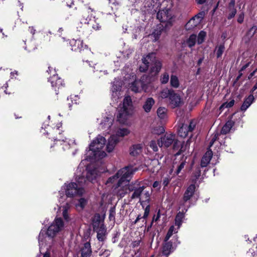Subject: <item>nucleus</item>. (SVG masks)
<instances>
[{"mask_svg": "<svg viewBox=\"0 0 257 257\" xmlns=\"http://www.w3.org/2000/svg\"><path fill=\"white\" fill-rule=\"evenodd\" d=\"M119 180V177L117 175V173H116L114 175L109 177L107 181L106 182V185L109 186L111 184L115 183Z\"/></svg>", "mask_w": 257, "mask_h": 257, "instance_id": "8fccbe9b", "label": "nucleus"}, {"mask_svg": "<svg viewBox=\"0 0 257 257\" xmlns=\"http://www.w3.org/2000/svg\"><path fill=\"white\" fill-rule=\"evenodd\" d=\"M98 174L96 172V170H89L87 171L86 173V180H88L90 181H92L93 180L96 179L97 176Z\"/></svg>", "mask_w": 257, "mask_h": 257, "instance_id": "4c0bfd02", "label": "nucleus"}, {"mask_svg": "<svg viewBox=\"0 0 257 257\" xmlns=\"http://www.w3.org/2000/svg\"><path fill=\"white\" fill-rule=\"evenodd\" d=\"M157 15V19L162 23H167L165 26L171 24V20L173 18L171 10L169 8H165L162 10L158 9Z\"/></svg>", "mask_w": 257, "mask_h": 257, "instance_id": "f8f14e48", "label": "nucleus"}, {"mask_svg": "<svg viewBox=\"0 0 257 257\" xmlns=\"http://www.w3.org/2000/svg\"><path fill=\"white\" fill-rule=\"evenodd\" d=\"M169 103L172 108L179 107L183 104L180 96L174 91L169 98Z\"/></svg>", "mask_w": 257, "mask_h": 257, "instance_id": "f3484780", "label": "nucleus"}, {"mask_svg": "<svg viewBox=\"0 0 257 257\" xmlns=\"http://www.w3.org/2000/svg\"><path fill=\"white\" fill-rule=\"evenodd\" d=\"M70 45L72 47V50L73 51H81L83 48V42L80 40H74L73 39L70 41Z\"/></svg>", "mask_w": 257, "mask_h": 257, "instance_id": "a878e982", "label": "nucleus"}, {"mask_svg": "<svg viewBox=\"0 0 257 257\" xmlns=\"http://www.w3.org/2000/svg\"><path fill=\"white\" fill-rule=\"evenodd\" d=\"M169 79V74L167 72L163 73L162 76L161 77L160 81L162 84L167 83Z\"/></svg>", "mask_w": 257, "mask_h": 257, "instance_id": "5fc2aeb1", "label": "nucleus"}, {"mask_svg": "<svg viewBox=\"0 0 257 257\" xmlns=\"http://www.w3.org/2000/svg\"><path fill=\"white\" fill-rule=\"evenodd\" d=\"M175 140V136L172 134H166L158 140V144L160 147L168 148L173 144Z\"/></svg>", "mask_w": 257, "mask_h": 257, "instance_id": "4468645a", "label": "nucleus"}, {"mask_svg": "<svg viewBox=\"0 0 257 257\" xmlns=\"http://www.w3.org/2000/svg\"><path fill=\"white\" fill-rule=\"evenodd\" d=\"M185 164H186V161H183L178 166V168H177V169L176 170V172L177 174H179L180 173L181 170L184 168Z\"/></svg>", "mask_w": 257, "mask_h": 257, "instance_id": "bf43d9fd", "label": "nucleus"}, {"mask_svg": "<svg viewBox=\"0 0 257 257\" xmlns=\"http://www.w3.org/2000/svg\"><path fill=\"white\" fill-rule=\"evenodd\" d=\"M244 13H241L238 17V18H237V22L238 23H240V24H241L243 22V20H244Z\"/></svg>", "mask_w": 257, "mask_h": 257, "instance_id": "0e129e2a", "label": "nucleus"}, {"mask_svg": "<svg viewBox=\"0 0 257 257\" xmlns=\"http://www.w3.org/2000/svg\"><path fill=\"white\" fill-rule=\"evenodd\" d=\"M65 224L61 217L56 218L53 223L48 227L47 232L41 230L39 235L40 248L47 242L52 241V238L57 233L64 229Z\"/></svg>", "mask_w": 257, "mask_h": 257, "instance_id": "f257e3e1", "label": "nucleus"}, {"mask_svg": "<svg viewBox=\"0 0 257 257\" xmlns=\"http://www.w3.org/2000/svg\"><path fill=\"white\" fill-rule=\"evenodd\" d=\"M143 64L140 66L141 72H145L150 68V72L152 76L156 75L162 68L160 61L156 59V54L152 53L148 54L143 59Z\"/></svg>", "mask_w": 257, "mask_h": 257, "instance_id": "20e7f679", "label": "nucleus"}, {"mask_svg": "<svg viewBox=\"0 0 257 257\" xmlns=\"http://www.w3.org/2000/svg\"><path fill=\"white\" fill-rule=\"evenodd\" d=\"M170 181V179L169 177H166L164 178V179H163V185H164V187H166L168 185Z\"/></svg>", "mask_w": 257, "mask_h": 257, "instance_id": "e2e57ef3", "label": "nucleus"}, {"mask_svg": "<svg viewBox=\"0 0 257 257\" xmlns=\"http://www.w3.org/2000/svg\"><path fill=\"white\" fill-rule=\"evenodd\" d=\"M212 152L211 150H208L206 153L203 156L201 161V167H205L207 166L210 162L211 158L212 157Z\"/></svg>", "mask_w": 257, "mask_h": 257, "instance_id": "393cba45", "label": "nucleus"}, {"mask_svg": "<svg viewBox=\"0 0 257 257\" xmlns=\"http://www.w3.org/2000/svg\"><path fill=\"white\" fill-rule=\"evenodd\" d=\"M178 228H176L174 226H171L168 231V232L165 237V241H168L170 239V238L172 236L173 234L174 233H177L178 232Z\"/></svg>", "mask_w": 257, "mask_h": 257, "instance_id": "ea45409f", "label": "nucleus"}, {"mask_svg": "<svg viewBox=\"0 0 257 257\" xmlns=\"http://www.w3.org/2000/svg\"><path fill=\"white\" fill-rule=\"evenodd\" d=\"M154 104L155 100L153 98H148L143 105V109L146 112H149L151 111L152 107Z\"/></svg>", "mask_w": 257, "mask_h": 257, "instance_id": "2f4dec72", "label": "nucleus"}, {"mask_svg": "<svg viewBox=\"0 0 257 257\" xmlns=\"http://www.w3.org/2000/svg\"><path fill=\"white\" fill-rule=\"evenodd\" d=\"M143 83L139 80H135L130 86V89L132 91L135 92H139L142 89Z\"/></svg>", "mask_w": 257, "mask_h": 257, "instance_id": "7c9ffc66", "label": "nucleus"}, {"mask_svg": "<svg viewBox=\"0 0 257 257\" xmlns=\"http://www.w3.org/2000/svg\"><path fill=\"white\" fill-rule=\"evenodd\" d=\"M170 84L172 87L177 88L179 86V81L178 78L174 75L171 76Z\"/></svg>", "mask_w": 257, "mask_h": 257, "instance_id": "c03bdc74", "label": "nucleus"}, {"mask_svg": "<svg viewBox=\"0 0 257 257\" xmlns=\"http://www.w3.org/2000/svg\"><path fill=\"white\" fill-rule=\"evenodd\" d=\"M105 143V139L103 137L98 135L91 143L89 151H91L93 154V156H91L92 159L99 160L106 156V154L102 150Z\"/></svg>", "mask_w": 257, "mask_h": 257, "instance_id": "39448f33", "label": "nucleus"}, {"mask_svg": "<svg viewBox=\"0 0 257 257\" xmlns=\"http://www.w3.org/2000/svg\"><path fill=\"white\" fill-rule=\"evenodd\" d=\"M149 146L154 152H157L158 150L157 143L155 141H151L150 143Z\"/></svg>", "mask_w": 257, "mask_h": 257, "instance_id": "13d9d810", "label": "nucleus"}, {"mask_svg": "<svg viewBox=\"0 0 257 257\" xmlns=\"http://www.w3.org/2000/svg\"><path fill=\"white\" fill-rule=\"evenodd\" d=\"M198 25V24H197L196 22L195 21V19L192 17L186 24L185 27L187 30H191L194 28Z\"/></svg>", "mask_w": 257, "mask_h": 257, "instance_id": "a18cd8bd", "label": "nucleus"}, {"mask_svg": "<svg viewBox=\"0 0 257 257\" xmlns=\"http://www.w3.org/2000/svg\"><path fill=\"white\" fill-rule=\"evenodd\" d=\"M127 188L129 192H133L131 199H139L142 205L146 202H149L151 193L146 189V187L142 182L138 180L132 182L128 184Z\"/></svg>", "mask_w": 257, "mask_h": 257, "instance_id": "f03ea898", "label": "nucleus"}, {"mask_svg": "<svg viewBox=\"0 0 257 257\" xmlns=\"http://www.w3.org/2000/svg\"><path fill=\"white\" fill-rule=\"evenodd\" d=\"M190 146V140H188L186 142H183L181 144V147L179 150V151L176 154L177 155H180L182 153L185 152L186 150H187Z\"/></svg>", "mask_w": 257, "mask_h": 257, "instance_id": "49530a36", "label": "nucleus"}, {"mask_svg": "<svg viewBox=\"0 0 257 257\" xmlns=\"http://www.w3.org/2000/svg\"><path fill=\"white\" fill-rule=\"evenodd\" d=\"M167 109L164 107H160L157 109V115L158 117L162 119H164L167 117Z\"/></svg>", "mask_w": 257, "mask_h": 257, "instance_id": "e433bc0d", "label": "nucleus"}, {"mask_svg": "<svg viewBox=\"0 0 257 257\" xmlns=\"http://www.w3.org/2000/svg\"><path fill=\"white\" fill-rule=\"evenodd\" d=\"M63 200H65V202L61 205L59 209L62 212L64 219L66 221H68L70 220V212L72 207V200L71 199H64L63 197H61L59 198V202L63 203Z\"/></svg>", "mask_w": 257, "mask_h": 257, "instance_id": "9b49d317", "label": "nucleus"}, {"mask_svg": "<svg viewBox=\"0 0 257 257\" xmlns=\"http://www.w3.org/2000/svg\"><path fill=\"white\" fill-rule=\"evenodd\" d=\"M161 183L159 181H155L153 184L154 188H158L159 189L161 188Z\"/></svg>", "mask_w": 257, "mask_h": 257, "instance_id": "338daca9", "label": "nucleus"}, {"mask_svg": "<svg viewBox=\"0 0 257 257\" xmlns=\"http://www.w3.org/2000/svg\"><path fill=\"white\" fill-rule=\"evenodd\" d=\"M51 134V139L57 142H60L61 145H62V148L64 150L69 149L70 148H74L75 151L76 144L74 140H69L68 141H65L59 127L54 128L52 130ZM76 151L73 152V155H75Z\"/></svg>", "mask_w": 257, "mask_h": 257, "instance_id": "423d86ee", "label": "nucleus"}, {"mask_svg": "<svg viewBox=\"0 0 257 257\" xmlns=\"http://www.w3.org/2000/svg\"><path fill=\"white\" fill-rule=\"evenodd\" d=\"M165 132L164 127L162 126H157L153 128L152 133L159 135Z\"/></svg>", "mask_w": 257, "mask_h": 257, "instance_id": "603ef678", "label": "nucleus"}, {"mask_svg": "<svg viewBox=\"0 0 257 257\" xmlns=\"http://www.w3.org/2000/svg\"><path fill=\"white\" fill-rule=\"evenodd\" d=\"M161 5L158 0H145L142 9L145 14H154L160 9Z\"/></svg>", "mask_w": 257, "mask_h": 257, "instance_id": "9d476101", "label": "nucleus"}, {"mask_svg": "<svg viewBox=\"0 0 257 257\" xmlns=\"http://www.w3.org/2000/svg\"><path fill=\"white\" fill-rule=\"evenodd\" d=\"M196 186L194 184L189 185L184 192L183 199L180 202V205L185 206L194 194Z\"/></svg>", "mask_w": 257, "mask_h": 257, "instance_id": "ddd939ff", "label": "nucleus"}, {"mask_svg": "<svg viewBox=\"0 0 257 257\" xmlns=\"http://www.w3.org/2000/svg\"><path fill=\"white\" fill-rule=\"evenodd\" d=\"M76 179L77 183H65L62 187V189L65 190V195L67 197L71 198L76 196H81L85 192L82 186L86 182L85 178L83 176L77 175Z\"/></svg>", "mask_w": 257, "mask_h": 257, "instance_id": "7ed1b4c3", "label": "nucleus"}, {"mask_svg": "<svg viewBox=\"0 0 257 257\" xmlns=\"http://www.w3.org/2000/svg\"><path fill=\"white\" fill-rule=\"evenodd\" d=\"M174 90L172 89H169L168 88L164 89L160 92V96L162 98H170V96L172 94V92Z\"/></svg>", "mask_w": 257, "mask_h": 257, "instance_id": "a19ab883", "label": "nucleus"}, {"mask_svg": "<svg viewBox=\"0 0 257 257\" xmlns=\"http://www.w3.org/2000/svg\"><path fill=\"white\" fill-rule=\"evenodd\" d=\"M111 251L109 249H101L99 252V255L102 257H108L110 254Z\"/></svg>", "mask_w": 257, "mask_h": 257, "instance_id": "4d7b16f0", "label": "nucleus"}, {"mask_svg": "<svg viewBox=\"0 0 257 257\" xmlns=\"http://www.w3.org/2000/svg\"><path fill=\"white\" fill-rule=\"evenodd\" d=\"M38 257H50V252L49 251H47L43 254H40Z\"/></svg>", "mask_w": 257, "mask_h": 257, "instance_id": "774afa93", "label": "nucleus"}, {"mask_svg": "<svg viewBox=\"0 0 257 257\" xmlns=\"http://www.w3.org/2000/svg\"><path fill=\"white\" fill-rule=\"evenodd\" d=\"M164 31V26L162 25L157 26L156 29L152 34L151 36L154 38V41H157L160 37L162 32Z\"/></svg>", "mask_w": 257, "mask_h": 257, "instance_id": "c756f323", "label": "nucleus"}, {"mask_svg": "<svg viewBox=\"0 0 257 257\" xmlns=\"http://www.w3.org/2000/svg\"><path fill=\"white\" fill-rule=\"evenodd\" d=\"M184 217L183 212H179L176 215L175 218V225L178 226V228L180 227L182 224V219Z\"/></svg>", "mask_w": 257, "mask_h": 257, "instance_id": "37998d69", "label": "nucleus"}, {"mask_svg": "<svg viewBox=\"0 0 257 257\" xmlns=\"http://www.w3.org/2000/svg\"><path fill=\"white\" fill-rule=\"evenodd\" d=\"M118 141L119 139L117 136L115 135L111 136L108 139V143L106 146L107 151L109 153L111 152Z\"/></svg>", "mask_w": 257, "mask_h": 257, "instance_id": "412c9836", "label": "nucleus"}, {"mask_svg": "<svg viewBox=\"0 0 257 257\" xmlns=\"http://www.w3.org/2000/svg\"><path fill=\"white\" fill-rule=\"evenodd\" d=\"M120 86H115L114 82H113L112 88V99L113 101H116L117 100V99H118V98H119V96L118 95L119 93L118 92V90L120 89Z\"/></svg>", "mask_w": 257, "mask_h": 257, "instance_id": "c9c22d12", "label": "nucleus"}, {"mask_svg": "<svg viewBox=\"0 0 257 257\" xmlns=\"http://www.w3.org/2000/svg\"><path fill=\"white\" fill-rule=\"evenodd\" d=\"M205 15V13L204 12H201L199 13L196 15V17H198L199 19V20H202Z\"/></svg>", "mask_w": 257, "mask_h": 257, "instance_id": "69168bd1", "label": "nucleus"}, {"mask_svg": "<svg viewBox=\"0 0 257 257\" xmlns=\"http://www.w3.org/2000/svg\"><path fill=\"white\" fill-rule=\"evenodd\" d=\"M97 232V238L100 241H103L105 239L106 228L100 227L99 229L94 230Z\"/></svg>", "mask_w": 257, "mask_h": 257, "instance_id": "473e14b6", "label": "nucleus"}, {"mask_svg": "<svg viewBox=\"0 0 257 257\" xmlns=\"http://www.w3.org/2000/svg\"><path fill=\"white\" fill-rule=\"evenodd\" d=\"M196 38L197 36L195 34H192L190 36L186 41V43L188 47L191 48L195 45L196 42Z\"/></svg>", "mask_w": 257, "mask_h": 257, "instance_id": "79ce46f5", "label": "nucleus"}, {"mask_svg": "<svg viewBox=\"0 0 257 257\" xmlns=\"http://www.w3.org/2000/svg\"><path fill=\"white\" fill-rule=\"evenodd\" d=\"M234 125V122L232 120H228L227 121L226 123L223 125L222 127L221 131V134H226L228 133L231 128L232 127V126Z\"/></svg>", "mask_w": 257, "mask_h": 257, "instance_id": "72a5a7b5", "label": "nucleus"}, {"mask_svg": "<svg viewBox=\"0 0 257 257\" xmlns=\"http://www.w3.org/2000/svg\"><path fill=\"white\" fill-rule=\"evenodd\" d=\"M257 33V26L253 25L246 32L243 37V40L245 43H248L250 40L253 37L254 35Z\"/></svg>", "mask_w": 257, "mask_h": 257, "instance_id": "5701e85b", "label": "nucleus"}, {"mask_svg": "<svg viewBox=\"0 0 257 257\" xmlns=\"http://www.w3.org/2000/svg\"><path fill=\"white\" fill-rule=\"evenodd\" d=\"M160 216H161V215H160V210H158L157 213L156 215H155L153 218V220H152V222L153 221H158L160 218Z\"/></svg>", "mask_w": 257, "mask_h": 257, "instance_id": "680f3d73", "label": "nucleus"}, {"mask_svg": "<svg viewBox=\"0 0 257 257\" xmlns=\"http://www.w3.org/2000/svg\"><path fill=\"white\" fill-rule=\"evenodd\" d=\"M254 99V97L252 94H250L246 98L241 106L240 109L241 111H245L251 104Z\"/></svg>", "mask_w": 257, "mask_h": 257, "instance_id": "cd10ccee", "label": "nucleus"}, {"mask_svg": "<svg viewBox=\"0 0 257 257\" xmlns=\"http://www.w3.org/2000/svg\"><path fill=\"white\" fill-rule=\"evenodd\" d=\"M88 200L84 198H81L78 200V203L76 205V207L78 210H82L87 204Z\"/></svg>", "mask_w": 257, "mask_h": 257, "instance_id": "58836bf2", "label": "nucleus"}, {"mask_svg": "<svg viewBox=\"0 0 257 257\" xmlns=\"http://www.w3.org/2000/svg\"><path fill=\"white\" fill-rule=\"evenodd\" d=\"M196 126V123L193 121H191L189 125L183 124L178 131V134L181 137L185 138L189 132H192Z\"/></svg>", "mask_w": 257, "mask_h": 257, "instance_id": "2eb2a0df", "label": "nucleus"}, {"mask_svg": "<svg viewBox=\"0 0 257 257\" xmlns=\"http://www.w3.org/2000/svg\"><path fill=\"white\" fill-rule=\"evenodd\" d=\"M133 111L128 109L121 108L118 110V113L117 115V120L121 123H124L127 119L128 117L130 115Z\"/></svg>", "mask_w": 257, "mask_h": 257, "instance_id": "a211bd4d", "label": "nucleus"}, {"mask_svg": "<svg viewBox=\"0 0 257 257\" xmlns=\"http://www.w3.org/2000/svg\"><path fill=\"white\" fill-rule=\"evenodd\" d=\"M180 244L178 237L177 235L173 237L171 240L165 241L162 247V252L160 257H168L172 252L178 244Z\"/></svg>", "mask_w": 257, "mask_h": 257, "instance_id": "0eeeda50", "label": "nucleus"}, {"mask_svg": "<svg viewBox=\"0 0 257 257\" xmlns=\"http://www.w3.org/2000/svg\"><path fill=\"white\" fill-rule=\"evenodd\" d=\"M115 212L114 208H111L109 210V218L110 219H114L115 216Z\"/></svg>", "mask_w": 257, "mask_h": 257, "instance_id": "052dcab7", "label": "nucleus"}, {"mask_svg": "<svg viewBox=\"0 0 257 257\" xmlns=\"http://www.w3.org/2000/svg\"><path fill=\"white\" fill-rule=\"evenodd\" d=\"M127 190H128L127 185H123V183L117 181V184L113 189V192L118 197L122 198L126 194Z\"/></svg>", "mask_w": 257, "mask_h": 257, "instance_id": "dca6fc26", "label": "nucleus"}, {"mask_svg": "<svg viewBox=\"0 0 257 257\" xmlns=\"http://www.w3.org/2000/svg\"><path fill=\"white\" fill-rule=\"evenodd\" d=\"M93 227L94 230L99 229L100 227H104L103 221L101 220L100 215L97 214L94 216L93 220Z\"/></svg>", "mask_w": 257, "mask_h": 257, "instance_id": "bb28decb", "label": "nucleus"}, {"mask_svg": "<svg viewBox=\"0 0 257 257\" xmlns=\"http://www.w3.org/2000/svg\"><path fill=\"white\" fill-rule=\"evenodd\" d=\"M225 50V47L224 44H220L215 48V51L216 52V56L218 58H220L224 51Z\"/></svg>", "mask_w": 257, "mask_h": 257, "instance_id": "09e8293b", "label": "nucleus"}, {"mask_svg": "<svg viewBox=\"0 0 257 257\" xmlns=\"http://www.w3.org/2000/svg\"><path fill=\"white\" fill-rule=\"evenodd\" d=\"M137 170L136 168H134L132 166H127L120 169L117 172L119 177L118 181H119L120 183H123L125 181H126V182H129Z\"/></svg>", "mask_w": 257, "mask_h": 257, "instance_id": "1a4fd4ad", "label": "nucleus"}, {"mask_svg": "<svg viewBox=\"0 0 257 257\" xmlns=\"http://www.w3.org/2000/svg\"><path fill=\"white\" fill-rule=\"evenodd\" d=\"M81 23L89 25L95 30H98L100 28L99 24L96 22L94 18H90L88 16L85 18L84 16L81 20Z\"/></svg>", "mask_w": 257, "mask_h": 257, "instance_id": "aec40b11", "label": "nucleus"}, {"mask_svg": "<svg viewBox=\"0 0 257 257\" xmlns=\"http://www.w3.org/2000/svg\"><path fill=\"white\" fill-rule=\"evenodd\" d=\"M113 118L111 116H105L100 123L102 130H108L112 124Z\"/></svg>", "mask_w": 257, "mask_h": 257, "instance_id": "4be33fe9", "label": "nucleus"}, {"mask_svg": "<svg viewBox=\"0 0 257 257\" xmlns=\"http://www.w3.org/2000/svg\"><path fill=\"white\" fill-rule=\"evenodd\" d=\"M81 257H90L92 254V249L89 242L82 244L80 248Z\"/></svg>", "mask_w": 257, "mask_h": 257, "instance_id": "6ab92c4d", "label": "nucleus"}, {"mask_svg": "<svg viewBox=\"0 0 257 257\" xmlns=\"http://www.w3.org/2000/svg\"><path fill=\"white\" fill-rule=\"evenodd\" d=\"M130 134V131L125 128H119L115 136L123 137Z\"/></svg>", "mask_w": 257, "mask_h": 257, "instance_id": "de8ad7c7", "label": "nucleus"}, {"mask_svg": "<svg viewBox=\"0 0 257 257\" xmlns=\"http://www.w3.org/2000/svg\"><path fill=\"white\" fill-rule=\"evenodd\" d=\"M142 144L134 145L130 149V154L132 156H137L142 153Z\"/></svg>", "mask_w": 257, "mask_h": 257, "instance_id": "b1692460", "label": "nucleus"}, {"mask_svg": "<svg viewBox=\"0 0 257 257\" xmlns=\"http://www.w3.org/2000/svg\"><path fill=\"white\" fill-rule=\"evenodd\" d=\"M206 33L204 32V31H201L199 32L197 42L198 44H202L206 37Z\"/></svg>", "mask_w": 257, "mask_h": 257, "instance_id": "3c124183", "label": "nucleus"}, {"mask_svg": "<svg viewBox=\"0 0 257 257\" xmlns=\"http://www.w3.org/2000/svg\"><path fill=\"white\" fill-rule=\"evenodd\" d=\"M219 135V134L217 132L214 133L212 135L211 140L209 143V148H210L214 144V143L217 141V140L218 138Z\"/></svg>", "mask_w": 257, "mask_h": 257, "instance_id": "864d4df0", "label": "nucleus"}, {"mask_svg": "<svg viewBox=\"0 0 257 257\" xmlns=\"http://www.w3.org/2000/svg\"><path fill=\"white\" fill-rule=\"evenodd\" d=\"M236 9L235 8V1L231 0L228 7V15L227 19L229 20L233 18L236 15Z\"/></svg>", "mask_w": 257, "mask_h": 257, "instance_id": "c85d7f7f", "label": "nucleus"}, {"mask_svg": "<svg viewBox=\"0 0 257 257\" xmlns=\"http://www.w3.org/2000/svg\"><path fill=\"white\" fill-rule=\"evenodd\" d=\"M47 72L52 73V76L49 78V81L51 84V86L58 94V90L64 87L65 84L63 80L56 74L55 70H53L51 67H48Z\"/></svg>", "mask_w": 257, "mask_h": 257, "instance_id": "6e6552de", "label": "nucleus"}, {"mask_svg": "<svg viewBox=\"0 0 257 257\" xmlns=\"http://www.w3.org/2000/svg\"><path fill=\"white\" fill-rule=\"evenodd\" d=\"M122 108L126 109H128V108H129L130 110L133 111L132 102L130 96H127L125 97V98L123 99Z\"/></svg>", "mask_w": 257, "mask_h": 257, "instance_id": "f704fd0d", "label": "nucleus"}, {"mask_svg": "<svg viewBox=\"0 0 257 257\" xmlns=\"http://www.w3.org/2000/svg\"><path fill=\"white\" fill-rule=\"evenodd\" d=\"M234 104V100L233 99L230 100L229 102H225V103H224L223 104H222L221 105V106H220V109H222L223 108H230L231 107H232Z\"/></svg>", "mask_w": 257, "mask_h": 257, "instance_id": "6e6d98bb", "label": "nucleus"}]
</instances>
